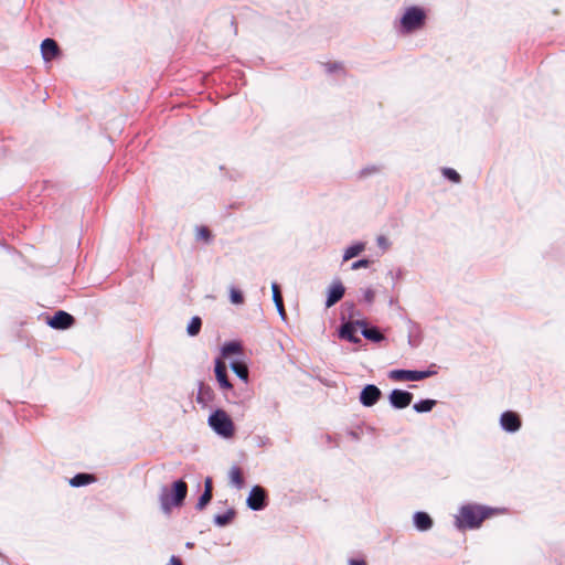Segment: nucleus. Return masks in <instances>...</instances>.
<instances>
[{
	"label": "nucleus",
	"instance_id": "nucleus-16",
	"mask_svg": "<svg viewBox=\"0 0 565 565\" xmlns=\"http://www.w3.org/2000/svg\"><path fill=\"white\" fill-rule=\"evenodd\" d=\"M230 482L235 486L237 489L244 487V475L239 467L233 466L228 471Z\"/></svg>",
	"mask_w": 565,
	"mask_h": 565
},
{
	"label": "nucleus",
	"instance_id": "nucleus-13",
	"mask_svg": "<svg viewBox=\"0 0 565 565\" xmlns=\"http://www.w3.org/2000/svg\"><path fill=\"white\" fill-rule=\"evenodd\" d=\"M212 492H213V482H212V479L210 477H207L204 481V492L199 498V501L196 503L198 510H200V511L203 510L210 503V501L212 500V497H213Z\"/></svg>",
	"mask_w": 565,
	"mask_h": 565
},
{
	"label": "nucleus",
	"instance_id": "nucleus-5",
	"mask_svg": "<svg viewBox=\"0 0 565 565\" xmlns=\"http://www.w3.org/2000/svg\"><path fill=\"white\" fill-rule=\"evenodd\" d=\"M433 374L430 371H411V370H393L390 373V379L393 381H420L429 377Z\"/></svg>",
	"mask_w": 565,
	"mask_h": 565
},
{
	"label": "nucleus",
	"instance_id": "nucleus-1",
	"mask_svg": "<svg viewBox=\"0 0 565 565\" xmlns=\"http://www.w3.org/2000/svg\"><path fill=\"white\" fill-rule=\"evenodd\" d=\"M491 515V511L479 505H463L456 519V525L459 529H476Z\"/></svg>",
	"mask_w": 565,
	"mask_h": 565
},
{
	"label": "nucleus",
	"instance_id": "nucleus-18",
	"mask_svg": "<svg viewBox=\"0 0 565 565\" xmlns=\"http://www.w3.org/2000/svg\"><path fill=\"white\" fill-rule=\"evenodd\" d=\"M96 481V478L94 475L89 473H77L70 480V484L72 487H82L89 483H93Z\"/></svg>",
	"mask_w": 565,
	"mask_h": 565
},
{
	"label": "nucleus",
	"instance_id": "nucleus-33",
	"mask_svg": "<svg viewBox=\"0 0 565 565\" xmlns=\"http://www.w3.org/2000/svg\"><path fill=\"white\" fill-rule=\"evenodd\" d=\"M169 565H182V561L177 556H172L170 558Z\"/></svg>",
	"mask_w": 565,
	"mask_h": 565
},
{
	"label": "nucleus",
	"instance_id": "nucleus-11",
	"mask_svg": "<svg viewBox=\"0 0 565 565\" xmlns=\"http://www.w3.org/2000/svg\"><path fill=\"white\" fill-rule=\"evenodd\" d=\"M500 423L502 427L510 433H514L521 427V419L519 415L513 412H504L501 415Z\"/></svg>",
	"mask_w": 565,
	"mask_h": 565
},
{
	"label": "nucleus",
	"instance_id": "nucleus-29",
	"mask_svg": "<svg viewBox=\"0 0 565 565\" xmlns=\"http://www.w3.org/2000/svg\"><path fill=\"white\" fill-rule=\"evenodd\" d=\"M443 174H444L447 179H449L450 181H452V182H455V183H458V182H460V180H461L460 174H459L456 170H454V169H451V168H445V169H443Z\"/></svg>",
	"mask_w": 565,
	"mask_h": 565
},
{
	"label": "nucleus",
	"instance_id": "nucleus-26",
	"mask_svg": "<svg viewBox=\"0 0 565 565\" xmlns=\"http://www.w3.org/2000/svg\"><path fill=\"white\" fill-rule=\"evenodd\" d=\"M362 333L366 339L375 342H379L384 339L383 334L376 328L364 329Z\"/></svg>",
	"mask_w": 565,
	"mask_h": 565
},
{
	"label": "nucleus",
	"instance_id": "nucleus-25",
	"mask_svg": "<svg viewBox=\"0 0 565 565\" xmlns=\"http://www.w3.org/2000/svg\"><path fill=\"white\" fill-rule=\"evenodd\" d=\"M232 370L236 373L238 377L246 381L248 377V369L242 362H235L232 364Z\"/></svg>",
	"mask_w": 565,
	"mask_h": 565
},
{
	"label": "nucleus",
	"instance_id": "nucleus-21",
	"mask_svg": "<svg viewBox=\"0 0 565 565\" xmlns=\"http://www.w3.org/2000/svg\"><path fill=\"white\" fill-rule=\"evenodd\" d=\"M195 237L198 241H203L204 243H210L212 239V233L209 227L201 225L195 228Z\"/></svg>",
	"mask_w": 565,
	"mask_h": 565
},
{
	"label": "nucleus",
	"instance_id": "nucleus-14",
	"mask_svg": "<svg viewBox=\"0 0 565 565\" xmlns=\"http://www.w3.org/2000/svg\"><path fill=\"white\" fill-rule=\"evenodd\" d=\"M215 375L222 388L228 390L232 387L226 374V365L222 360H217L215 363Z\"/></svg>",
	"mask_w": 565,
	"mask_h": 565
},
{
	"label": "nucleus",
	"instance_id": "nucleus-10",
	"mask_svg": "<svg viewBox=\"0 0 565 565\" xmlns=\"http://www.w3.org/2000/svg\"><path fill=\"white\" fill-rule=\"evenodd\" d=\"M41 53L43 58L46 62L52 61L53 58L57 57L61 53L60 47L55 40L53 39H45L41 43Z\"/></svg>",
	"mask_w": 565,
	"mask_h": 565
},
{
	"label": "nucleus",
	"instance_id": "nucleus-4",
	"mask_svg": "<svg viewBox=\"0 0 565 565\" xmlns=\"http://www.w3.org/2000/svg\"><path fill=\"white\" fill-rule=\"evenodd\" d=\"M426 13L424 9L419 7L407 8L404 15L401 19L402 30L406 33H411L418 29H422L425 24Z\"/></svg>",
	"mask_w": 565,
	"mask_h": 565
},
{
	"label": "nucleus",
	"instance_id": "nucleus-27",
	"mask_svg": "<svg viewBox=\"0 0 565 565\" xmlns=\"http://www.w3.org/2000/svg\"><path fill=\"white\" fill-rule=\"evenodd\" d=\"M239 351H241V345L237 342H228L222 349V353L224 356H228V355L238 353Z\"/></svg>",
	"mask_w": 565,
	"mask_h": 565
},
{
	"label": "nucleus",
	"instance_id": "nucleus-32",
	"mask_svg": "<svg viewBox=\"0 0 565 565\" xmlns=\"http://www.w3.org/2000/svg\"><path fill=\"white\" fill-rule=\"evenodd\" d=\"M376 241H377V245L380 247H382L383 249H386L388 247V245H390L388 241H387V238L385 236L381 235V236L377 237Z\"/></svg>",
	"mask_w": 565,
	"mask_h": 565
},
{
	"label": "nucleus",
	"instance_id": "nucleus-8",
	"mask_svg": "<svg viewBox=\"0 0 565 565\" xmlns=\"http://www.w3.org/2000/svg\"><path fill=\"white\" fill-rule=\"evenodd\" d=\"M381 396V390L373 384H369L362 390L360 395V402L362 403V405L371 407L379 402Z\"/></svg>",
	"mask_w": 565,
	"mask_h": 565
},
{
	"label": "nucleus",
	"instance_id": "nucleus-7",
	"mask_svg": "<svg viewBox=\"0 0 565 565\" xmlns=\"http://www.w3.org/2000/svg\"><path fill=\"white\" fill-rule=\"evenodd\" d=\"M266 491L259 487L255 486L247 498V505L255 511L262 510L266 507Z\"/></svg>",
	"mask_w": 565,
	"mask_h": 565
},
{
	"label": "nucleus",
	"instance_id": "nucleus-23",
	"mask_svg": "<svg viewBox=\"0 0 565 565\" xmlns=\"http://www.w3.org/2000/svg\"><path fill=\"white\" fill-rule=\"evenodd\" d=\"M235 516V512L233 510H228L226 513L224 514H218L214 518V521L217 525L220 526H224L228 523L232 522V520L234 519Z\"/></svg>",
	"mask_w": 565,
	"mask_h": 565
},
{
	"label": "nucleus",
	"instance_id": "nucleus-30",
	"mask_svg": "<svg viewBox=\"0 0 565 565\" xmlns=\"http://www.w3.org/2000/svg\"><path fill=\"white\" fill-rule=\"evenodd\" d=\"M371 260L369 259H360V260H356L354 262L352 265H351V268L353 270H358L360 268H367L370 265H371Z\"/></svg>",
	"mask_w": 565,
	"mask_h": 565
},
{
	"label": "nucleus",
	"instance_id": "nucleus-15",
	"mask_svg": "<svg viewBox=\"0 0 565 565\" xmlns=\"http://www.w3.org/2000/svg\"><path fill=\"white\" fill-rule=\"evenodd\" d=\"M414 523L419 531H427L433 526V520L426 512H416Z\"/></svg>",
	"mask_w": 565,
	"mask_h": 565
},
{
	"label": "nucleus",
	"instance_id": "nucleus-2",
	"mask_svg": "<svg viewBox=\"0 0 565 565\" xmlns=\"http://www.w3.org/2000/svg\"><path fill=\"white\" fill-rule=\"evenodd\" d=\"M186 494L188 484L183 480L175 481L171 491L167 487H162L159 495L162 511L170 513L173 507H181Z\"/></svg>",
	"mask_w": 565,
	"mask_h": 565
},
{
	"label": "nucleus",
	"instance_id": "nucleus-24",
	"mask_svg": "<svg viewBox=\"0 0 565 565\" xmlns=\"http://www.w3.org/2000/svg\"><path fill=\"white\" fill-rule=\"evenodd\" d=\"M202 326V320L200 317H193L188 326V333L191 337L199 334Z\"/></svg>",
	"mask_w": 565,
	"mask_h": 565
},
{
	"label": "nucleus",
	"instance_id": "nucleus-9",
	"mask_svg": "<svg viewBox=\"0 0 565 565\" xmlns=\"http://www.w3.org/2000/svg\"><path fill=\"white\" fill-rule=\"evenodd\" d=\"M413 401V394L402 390H393L390 394V402L395 408H405Z\"/></svg>",
	"mask_w": 565,
	"mask_h": 565
},
{
	"label": "nucleus",
	"instance_id": "nucleus-28",
	"mask_svg": "<svg viewBox=\"0 0 565 565\" xmlns=\"http://www.w3.org/2000/svg\"><path fill=\"white\" fill-rule=\"evenodd\" d=\"M231 302L234 305H242L244 302V296L241 290L232 287L230 289Z\"/></svg>",
	"mask_w": 565,
	"mask_h": 565
},
{
	"label": "nucleus",
	"instance_id": "nucleus-19",
	"mask_svg": "<svg viewBox=\"0 0 565 565\" xmlns=\"http://www.w3.org/2000/svg\"><path fill=\"white\" fill-rule=\"evenodd\" d=\"M340 335L352 343L360 342V338L356 335V329L351 323H345L341 327Z\"/></svg>",
	"mask_w": 565,
	"mask_h": 565
},
{
	"label": "nucleus",
	"instance_id": "nucleus-6",
	"mask_svg": "<svg viewBox=\"0 0 565 565\" xmlns=\"http://www.w3.org/2000/svg\"><path fill=\"white\" fill-rule=\"evenodd\" d=\"M75 318L66 311L58 310L47 319V324L56 330H66L73 327Z\"/></svg>",
	"mask_w": 565,
	"mask_h": 565
},
{
	"label": "nucleus",
	"instance_id": "nucleus-22",
	"mask_svg": "<svg viewBox=\"0 0 565 565\" xmlns=\"http://www.w3.org/2000/svg\"><path fill=\"white\" fill-rule=\"evenodd\" d=\"M435 405V399H424L418 403H415L413 407L417 413H426L430 412Z\"/></svg>",
	"mask_w": 565,
	"mask_h": 565
},
{
	"label": "nucleus",
	"instance_id": "nucleus-20",
	"mask_svg": "<svg viewBox=\"0 0 565 565\" xmlns=\"http://www.w3.org/2000/svg\"><path fill=\"white\" fill-rule=\"evenodd\" d=\"M365 249V245L363 243H358L355 245H352L348 247L343 255V260L347 262L359 254H361Z\"/></svg>",
	"mask_w": 565,
	"mask_h": 565
},
{
	"label": "nucleus",
	"instance_id": "nucleus-17",
	"mask_svg": "<svg viewBox=\"0 0 565 565\" xmlns=\"http://www.w3.org/2000/svg\"><path fill=\"white\" fill-rule=\"evenodd\" d=\"M271 290H273V299H274V302H275V305L277 307V310H278L279 315L285 319L286 318V310H285V306H284V300H282L280 288H279V286L277 284H273Z\"/></svg>",
	"mask_w": 565,
	"mask_h": 565
},
{
	"label": "nucleus",
	"instance_id": "nucleus-31",
	"mask_svg": "<svg viewBox=\"0 0 565 565\" xmlns=\"http://www.w3.org/2000/svg\"><path fill=\"white\" fill-rule=\"evenodd\" d=\"M364 300L367 302V303H372L374 301V298H375V292L373 289L371 288H367L364 290Z\"/></svg>",
	"mask_w": 565,
	"mask_h": 565
},
{
	"label": "nucleus",
	"instance_id": "nucleus-12",
	"mask_svg": "<svg viewBox=\"0 0 565 565\" xmlns=\"http://www.w3.org/2000/svg\"><path fill=\"white\" fill-rule=\"evenodd\" d=\"M344 291H345V289L340 281L334 282L329 290V295H328V298L326 301V307L330 308L333 305H335L338 301H340L344 295Z\"/></svg>",
	"mask_w": 565,
	"mask_h": 565
},
{
	"label": "nucleus",
	"instance_id": "nucleus-34",
	"mask_svg": "<svg viewBox=\"0 0 565 565\" xmlns=\"http://www.w3.org/2000/svg\"><path fill=\"white\" fill-rule=\"evenodd\" d=\"M349 565H366V562L363 559H351Z\"/></svg>",
	"mask_w": 565,
	"mask_h": 565
},
{
	"label": "nucleus",
	"instance_id": "nucleus-3",
	"mask_svg": "<svg viewBox=\"0 0 565 565\" xmlns=\"http://www.w3.org/2000/svg\"><path fill=\"white\" fill-rule=\"evenodd\" d=\"M209 425L217 435L224 438H232L235 434L234 423L223 409H216L210 415Z\"/></svg>",
	"mask_w": 565,
	"mask_h": 565
}]
</instances>
